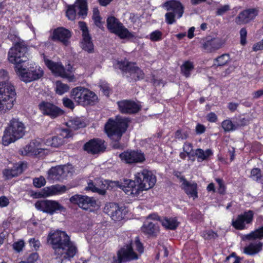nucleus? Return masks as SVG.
I'll return each instance as SVG.
<instances>
[{
    "label": "nucleus",
    "mask_w": 263,
    "mask_h": 263,
    "mask_svg": "<svg viewBox=\"0 0 263 263\" xmlns=\"http://www.w3.org/2000/svg\"><path fill=\"white\" fill-rule=\"evenodd\" d=\"M81 47L83 50L89 53L94 52V45L91 35L82 37Z\"/></svg>",
    "instance_id": "32"
},
{
    "label": "nucleus",
    "mask_w": 263,
    "mask_h": 263,
    "mask_svg": "<svg viewBox=\"0 0 263 263\" xmlns=\"http://www.w3.org/2000/svg\"><path fill=\"white\" fill-rule=\"evenodd\" d=\"M55 85V92L59 95H63L69 89V87L67 84H64L60 81H57Z\"/></svg>",
    "instance_id": "38"
},
{
    "label": "nucleus",
    "mask_w": 263,
    "mask_h": 263,
    "mask_svg": "<svg viewBox=\"0 0 263 263\" xmlns=\"http://www.w3.org/2000/svg\"><path fill=\"white\" fill-rule=\"evenodd\" d=\"M44 62L46 66L55 76L62 77L65 76V70L62 64L48 59H45Z\"/></svg>",
    "instance_id": "27"
},
{
    "label": "nucleus",
    "mask_w": 263,
    "mask_h": 263,
    "mask_svg": "<svg viewBox=\"0 0 263 263\" xmlns=\"http://www.w3.org/2000/svg\"><path fill=\"white\" fill-rule=\"evenodd\" d=\"M230 60V57L228 54H223L214 61V65L217 67L222 66L227 64Z\"/></svg>",
    "instance_id": "37"
},
{
    "label": "nucleus",
    "mask_w": 263,
    "mask_h": 263,
    "mask_svg": "<svg viewBox=\"0 0 263 263\" xmlns=\"http://www.w3.org/2000/svg\"><path fill=\"white\" fill-rule=\"evenodd\" d=\"M162 35L163 33L161 31L156 30L149 34V39L152 42H159L162 40Z\"/></svg>",
    "instance_id": "43"
},
{
    "label": "nucleus",
    "mask_w": 263,
    "mask_h": 263,
    "mask_svg": "<svg viewBox=\"0 0 263 263\" xmlns=\"http://www.w3.org/2000/svg\"><path fill=\"white\" fill-rule=\"evenodd\" d=\"M100 89L104 95L107 97H109L111 92V89L108 86V84H102L100 85Z\"/></svg>",
    "instance_id": "57"
},
{
    "label": "nucleus",
    "mask_w": 263,
    "mask_h": 263,
    "mask_svg": "<svg viewBox=\"0 0 263 263\" xmlns=\"http://www.w3.org/2000/svg\"><path fill=\"white\" fill-rule=\"evenodd\" d=\"M163 7L169 12L165 14V21L168 25L176 23L175 17L181 18L184 12V7L178 0H168L163 4Z\"/></svg>",
    "instance_id": "7"
},
{
    "label": "nucleus",
    "mask_w": 263,
    "mask_h": 263,
    "mask_svg": "<svg viewBox=\"0 0 263 263\" xmlns=\"http://www.w3.org/2000/svg\"><path fill=\"white\" fill-rule=\"evenodd\" d=\"M92 20L94 22L95 25L99 27V28H101L102 27V17L101 16L99 17H95V18H92Z\"/></svg>",
    "instance_id": "64"
},
{
    "label": "nucleus",
    "mask_w": 263,
    "mask_h": 263,
    "mask_svg": "<svg viewBox=\"0 0 263 263\" xmlns=\"http://www.w3.org/2000/svg\"><path fill=\"white\" fill-rule=\"evenodd\" d=\"M77 9L79 10L78 12V15L83 19L85 18L88 13L87 0H76L74 5L68 6L66 15L69 20L73 21L76 19Z\"/></svg>",
    "instance_id": "12"
},
{
    "label": "nucleus",
    "mask_w": 263,
    "mask_h": 263,
    "mask_svg": "<svg viewBox=\"0 0 263 263\" xmlns=\"http://www.w3.org/2000/svg\"><path fill=\"white\" fill-rule=\"evenodd\" d=\"M31 247L34 250L37 251L39 250L41 246V242L39 239H36L35 238H31L28 241Z\"/></svg>",
    "instance_id": "52"
},
{
    "label": "nucleus",
    "mask_w": 263,
    "mask_h": 263,
    "mask_svg": "<svg viewBox=\"0 0 263 263\" xmlns=\"http://www.w3.org/2000/svg\"><path fill=\"white\" fill-rule=\"evenodd\" d=\"M240 44L245 46L247 44V31L246 28H242L240 30Z\"/></svg>",
    "instance_id": "51"
},
{
    "label": "nucleus",
    "mask_w": 263,
    "mask_h": 263,
    "mask_svg": "<svg viewBox=\"0 0 263 263\" xmlns=\"http://www.w3.org/2000/svg\"><path fill=\"white\" fill-rule=\"evenodd\" d=\"M136 65V63H134L131 67H134L135 70L132 71H128V73L129 75L127 76L128 81L130 83L142 80L144 77L143 71Z\"/></svg>",
    "instance_id": "31"
},
{
    "label": "nucleus",
    "mask_w": 263,
    "mask_h": 263,
    "mask_svg": "<svg viewBox=\"0 0 263 263\" xmlns=\"http://www.w3.org/2000/svg\"><path fill=\"white\" fill-rule=\"evenodd\" d=\"M206 118L209 122L212 123L216 122L218 120L217 115L213 112H210L209 113L206 115Z\"/></svg>",
    "instance_id": "60"
},
{
    "label": "nucleus",
    "mask_w": 263,
    "mask_h": 263,
    "mask_svg": "<svg viewBox=\"0 0 263 263\" xmlns=\"http://www.w3.org/2000/svg\"><path fill=\"white\" fill-rule=\"evenodd\" d=\"M27 45L24 41L16 42L10 49L8 59L10 63L15 65L14 69L17 66H22L21 64L27 60Z\"/></svg>",
    "instance_id": "5"
},
{
    "label": "nucleus",
    "mask_w": 263,
    "mask_h": 263,
    "mask_svg": "<svg viewBox=\"0 0 263 263\" xmlns=\"http://www.w3.org/2000/svg\"><path fill=\"white\" fill-rule=\"evenodd\" d=\"M254 212L252 210L245 211L239 214L232 220V226L237 230H242L246 228V224H251L253 220Z\"/></svg>",
    "instance_id": "14"
},
{
    "label": "nucleus",
    "mask_w": 263,
    "mask_h": 263,
    "mask_svg": "<svg viewBox=\"0 0 263 263\" xmlns=\"http://www.w3.org/2000/svg\"><path fill=\"white\" fill-rule=\"evenodd\" d=\"M183 151L186 152V153L188 155H191L192 157L195 155H197V149L196 150V152L194 153L193 151V146L192 144L190 143H185L183 145Z\"/></svg>",
    "instance_id": "47"
},
{
    "label": "nucleus",
    "mask_w": 263,
    "mask_h": 263,
    "mask_svg": "<svg viewBox=\"0 0 263 263\" xmlns=\"http://www.w3.org/2000/svg\"><path fill=\"white\" fill-rule=\"evenodd\" d=\"M15 71L20 80L25 83L37 80L44 74L43 70L40 66L35 64L31 65L27 68L23 67L22 66H17Z\"/></svg>",
    "instance_id": "8"
},
{
    "label": "nucleus",
    "mask_w": 263,
    "mask_h": 263,
    "mask_svg": "<svg viewBox=\"0 0 263 263\" xmlns=\"http://www.w3.org/2000/svg\"><path fill=\"white\" fill-rule=\"evenodd\" d=\"M258 13V10L257 8L246 9L239 13L236 17L235 22L239 25L247 24L253 20Z\"/></svg>",
    "instance_id": "23"
},
{
    "label": "nucleus",
    "mask_w": 263,
    "mask_h": 263,
    "mask_svg": "<svg viewBox=\"0 0 263 263\" xmlns=\"http://www.w3.org/2000/svg\"><path fill=\"white\" fill-rule=\"evenodd\" d=\"M63 105L69 109H73L74 108V104L73 101L68 98H64L62 100Z\"/></svg>",
    "instance_id": "55"
},
{
    "label": "nucleus",
    "mask_w": 263,
    "mask_h": 263,
    "mask_svg": "<svg viewBox=\"0 0 263 263\" xmlns=\"http://www.w3.org/2000/svg\"><path fill=\"white\" fill-rule=\"evenodd\" d=\"M135 249L139 253H142L144 251V247L143 244L140 242L139 237H136L135 241Z\"/></svg>",
    "instance_id": "56"
},
{
    "label": "nucleus",
    "mask_w": 263,
    "mask_h": 263,
    "mask_svg": "<svg viewBox=\"0 0 263 263\" xmlns=\"http://www.w3.org/2000/svg\"><path fill=\"white\" fill-rule=\"evenodd\" d=\"M42 144L39 140H33L25 148V151L31 155L40 156L45 149L42 147Z\"/></svg>",
    "instance_id": "29"
},
{
    "label": "nucleus",
    "mask_w": 263,
    "mask_h": 263,
    "mask_svg": "<svg viewBox=\"0 0 263 263\" xmlns=\"http://www.w3.org/2000/svg\"><path fill=\"white\" fill-rule=\"evenodd\" d=\"M135 179L141 192L152 188L156 182V176L147 170H143L135 175Z\"/></svg>",
    "instance_id": "10"
},
{
    "label": "nucleus",
    "mask_w": 263,
    "mask_h": 263,
    "mask_svg": "<svg viewBox=\"0 0 263 263\" xmlns=\"http://www.w3.org/2000/svg\"><path fill=\"white\" fill-rule=\"evenodd\" d=\"M104 212L115 221L122 220L125 215L124 209L120 207L118 203L114 202L106 204L104 208Z\"/></svg>",
    "instance_id": "19"
},
{
    "label": "nucleus",
    "mask_w": 263,
    "mask_h": 263,
    "mask_svg": "<svg viewBox=\"0 0 263 263\" xmlns=\"http://www.w3.org/2000/svg\"><path fill=\"white\" fill-rule=\"evenodd\" d=\"M47 243L53 251V254L56 258L62 261H70L78 251L67 233L59 230L49 232L47 237Z\"/></svg>",
    "instance_id": "1"
},
{
    "label": "nucleus",
    "mask_w": 263,
    "mask_h": 263,
    "mask_svg": "<svg viewBox=\"0 0 263 263\" xmlns=\"http://www.w3.org/2000/svg\"><path fill=\"white\" fill-rule=\"evenodd\" d=\"M60 172H62V169L59 166L52 167L48 171L49 175L54 179H59L61 176Z\"/></svg>",
    "instance_id": "44"
},
{
    "label": "nucleus",
    "mask_w": 263,
    "mask_h": 263,
    "mask_svg": "<svg viewBox=\"0 0 263 263\" xmlns=\"http://www.w3.org/2000/svg\"><path fill=\"white\" fill-rule=\"evenodd\" d=\"M213 155L211 149H206L205 151L201 148H198V159L202 160H207L210 157Z\"/></svg>",
    "instance_id": "41"
},
{
    "label": "nucleus",
    "mask_w": 263,
    "mask_h": 263,
    "mask_svg": "<svg viewBox=\"0 0 263 263\" xmlns=\"http://www.w3.org/2000/svg\"><path fill=\"white\" fill-rule=\"evenodd\" d=\"M134 63L128 61H118L117 63L118 67L123 72L128 73V71H132L135 69L131 67Z\"/></svg>",
    "instance_id": "35"
},
{
    "label": "nucleus",
    "mask_w": 263,
    "mask_h": 263,
    "mask_svg": "<svg viewBox=\"0 0 263 263\" xmlns=\"http://www.w3.org/2000/svg\"><path fill=\"white\" fill-rule=\"evenodd\" d=\"M201 236L205 240L214 238L216 234L212 230H207L201 233Z\"/></svg>",
    "instance_id": "48"
},
{
    "label": "nucleus",
    "mask_w": 263,
    "mask_h": 263,
    "mask_svg": "<svg viewBox=\"0 0 263 263\" xmlns=\"http://www.w3.org/2000/svg\"><path fill=\"white\" fill-rule=\"evenodd\" d=\"M71 36L72 33L69 29L59 27L53 30L51 38L53 41L60 42L64 45L67 46Z\"/></svg>",
    "instance_id": "20"
},
{
    "label": "nucleus",
    "mask_w": 263,
    "mask_h": 263,
    "mask_svg": "<svg viewBox=\"0 0 263 263\" xmlns=\"http://www.w3.org/2000/svg\"><path fill=\"white\" fill-rule=\"evenodd\" d=\"M182 182L181 187L185 193L190 197H197V185L196 183H191L187 181L184 176L180 177Z\"/></svg>",
    "instance_id": "28"
},
{
    "label": "nucleus",
    "mask_w": 263,
    "mask_h": 263,
    "mask_svg": "<svg viewBox=\"0 0 263 263\" xmlns=\"http://www.w3.org/2000/svg\"><path fill=\"white\" fill-rule=\"evenodd\" d=\"M79 26L82 32V36L90 35L87 24L85 22L80 21L79 22Z\"/></svg>",
    "instance_id": "46"
},
{
    "label": "nucleus",
    "mask_w": 263,
    "mask_h": 263,
    "mask_svg": "<svg viewBox=\"0 0 263 263\" xmlns=\"http://www.w3.org/2000/svg\"><path fill=\"white\" fill-rule=\"evenodd\" d=\"M117 103L119 111L123 114H136L141 109V105L132 100H123Z\"/></svg>",
    "instance_id": "17"
},
{
    "label": "nucleus",
    "mask_w": 263,
    "mask_h": 263,
    "mask_svg": "<svg viewBox=\"0 0 263 263\" xmlns=\"http://www.w3.org/2000/svg\"><path fill=\"white\" fill-rule=\"evenodd\" d=\"M71 136V133L68 129H63L60 135L52 136L46 139L44 143L47 146L53 147H59L62 146L65 142V138H68Z\"/></svg>",
    "instance_id": "21"
},
{
    "label": "nucleus",
    "mask_w": 263,
    "mask_h": 263,
    "mask_svg": "<svg viewBox=\"0 0 263 263\" xmlns=\"http://www.w3.org/2000/svg\"><path fill=\"white\" fill-rule=\"evenodd\" d=\"M222 43L218 37L207 36L203 40L202 48L206 52H213L221 47Z\"/></svg>",
    "instance_id": "24"
},
{
    "label": "nucleus",
    "mask_w": 263,
    "mask_h": 263,
    "mask_svg": "<svg viewBox=\"0 0 263 263\" xmlns=\"http://www.w3.org/2000/svg\"><path fill=\"white\" fill-rule=\"evenodd\" d=\"M194 68L193 63L190 61H186L180 66L181 73L186 78H189L190 77L191 72Z\"/></svg>",
    "instance_id": "34"
},
{
    "label": "nucleus",
    "mask_w": 263,
    "mask_h": 263,
    "mask_svg": "<svg viewBox=\"0 0 263 263\" xmlns=\"http://www.w3.org/2000/svg\"><path fill=\"white\" fill-rule=\"evenodd\" d=\"M119 186L128 195L137 196L141 193L135 179V180L125 179Z\"/></svg>",
    "instance_id": "22"
},
{
    "label": "nucleus",
    "mask_w": 263,
    "mask_h": 263,
    "mask_svg": "<svg viewBox=\"0 0 263 263\" xmlns=\"http://www.w3.org/2000/svg\"><path fill=\"white\" fill-rule=\"evenodd\" d=\"M248 239H263V226L251 232L247 235Z\"/></svg>",
    "instance_id": "39"
},
{
    "label": "nucleus",
    "mask_w": 263,
    "mask_h": 263,
    "mask_svg": "<svg viewBox=\"0 0 263 263\" xmlns=\"http://www.w3.org/2000/svg\"><path fill=\"white\" fill-rule=\"evenodd\" d=\"M230 9V7L228 5H224L219 8H218L216 11V15H222Z\"/></svg>",
    "instance_id": "54"
},
{
    "label": "nucleus",
    "mask_w": 263,
    "mask_h": 263,
    "mask_svg": "<svg viewBox=\"0 0 263 263\" xmlns=\"http://www.w3.org/2000/svg\"><path fill=\"white\" fill-rule=\"evenodd\" d=\"M107 28L112 33L118 35L121 39H130L135 37L134 34L124 26L118 18L114 16L108 17L106 21Z\"/></svg>",
    "instance_id": "9"
},
{
    "label": "nucleus",
    "mask_w": 263,
    "mask_h": 263,
    "mask_svg": "<svg viewBox=\"0 0 263 263\" xmlns=\"http://www.w3.org/2000/svg\"><path fill=\"white\" fill-rule=\"evenodd\" d=\"M9 76L7 70L0 69V114H4L14 105L16 92L14 86L8 82Z\"/></svg>",
    "instance_id": "2"
},
{
    "label": "nucleus",
    "mask_w": 263,
    "mask_h": 263,
    "mask_svg": "<svg viewBox=\"0 0 263 263\" xmlns=\"http://www.w3.org/2000/svg\"><path fill=\"white\" fill-rule=\"evenodd\" d=\"M39 257V254L36 252L31 253L27 258L28 263H34Z\"/></svg>",
    "instance_id": "59"
},
{
    "label": "nucleus",
    "mask_w": 263,
    "mask_h": 263,
    "mask_svg": "<svg viewBox=\"0 0 263 263\" xmlns=\"http://www.w3.org/2000/svg\"><path fill=\"white\" fill-rule=\"evenodd\" d=\"M70 202L78 205L83 210H87L90 208H95L96 205V201L93 197L87 196L76 194L72 196L69 199Z\"/></svg>",
    "instance_id": "18"
},
{
    "label": "nucleus",
    "mask_w": 263,
    "mask_h": 263,
    "mask_svg": "<svg viewBox=\"0 0 263 263\" xmlns=\"http://www.w3.org/2000/svg\"><path fill=\"white\" fill-rule=\"evenodd\" d=\"M24 246V241L23 240H20L14 242L13 244V249L17 252H20L23 250Z\"/></svg>",
    "instance_id": "53"
},
{
    "label": "nucleus",
    "mask_w": 263,
    "mask_h": 263,
    "mask_svg": "<svg viewBox=\"0 0 263 263\" xmlns=\"http://www.w3.org/2000/svg\"><path fill=\"white\" fill-rule=\"evenodd\" d=\"M10 202L8 198L5 196L0 197V207L4 208L7 206Z\"/></svg>",
    "instance_id": "61"
},
{
    "label": "nucleus",
    "mask_w": 263,
    "mask_h": 263,
    "mask_svg": "<svg viewBox=\"0 0 263 263\" xmlns=\"http://www.w3.org/2000/svg\"><path fill=\"white\" fill-rule=\"evenodd\" d=\"M34 206L38 211L50 215L64 209V207L57 201L48 199L37 200Z\"/></svg>",
    "instance_id": "13"
},
{
    "label": "nucleus",
    "mask_w": 263,
    "mask_h": 263,
    "mask_svg": "<svg viewBox=\"0 0 263 263\" xmlns=\"http://www.w3.org/2000/svg\"><path fill=\"white\" fill-rule=\"evenodd\" d=\"M105 141L100 138H93L86 142L83 149L89 154L96 155L105 152Z\"/></svg>",
    "instance_id": "15"
},
{
    "label": "nucleus",
    "mask_w": 263,
    "mask_h": 263,
    "mask_svg": "<svg viewBox=\"0 0 263 263\" xmlns=\"http://www.w3.org/2000/svg\"><path fill=\"white\" fill-rule=\"evenodd\" d=\"M25 126L18 119L13 118L5 129L2 138L3 145L8 146L21 138L25 135Z\"/></svg>",
    "instance_id": "4"
},
{
    "label": "nucleus",
    "mask_w": 263,
    "mask_h": 263,
    "mask_svg": "<svg viewBox=\"0 0 263 263\" xmlns=\"http://www.w3.org/2000/svg\"><path fill=\"white\" fill-rule=\"evenodd\" d=\"M45 179L42 176L39 178H35L33 180V184L36 187L40 188L45 185Z\"/></svg>",
    "instance_id": "49"
},
{
    "label": "nucleus",
    "mask_w": 263,
    "mask_h": 263,
    "mask_svg": "<svg viewBox=\"0 0 263 263\" xmlns=\"http://www.w3.org/2000/svg\"><path fill=\"white\" fill-rule=\"evenodd\" d=\"M48 195H52L59 194V191L58 190L57 185H52L51 187H49L48 189Z\"/></svg>",
    "instance_id": "62"
},
{
    "label": "nucleus",
    "mask_w": 263,
    "mask_h": 263,
    "mask_svg": "<svg viewBox=\"0 0 263 263\" xmlns=\"http://www.w3.org/2000/svg\"><path fill=\"white\" fill-rule=\"evenodd\" d=\"M250 177L252 180L259 182L261 177V170L258 167H254L251 170Z\"/></svg>",
    "instance_id": "42"
},
{
    "label": "nucleus",
    "mask_w": 263,
    "mask_h": 263,
    "mask_svg": "<svg viewBox=\"0 0 263 263\" xmlns=\"http://www.w3.org/2000/svg\"><path fill=\"white\" fill-rule=\"evenodd\" d=\"M262 245L263 243L260 241L255 243H251L245 248L244 253L249 255H254L261 250Z\"/></svg>",
    "instance_id": "33"
},
{
    "label": "nucleus",
    "mask_w": 263,
    "mask_h": 263,
    "mask_svg": "<svg viewBox=\"0 0 263 263\" xmlns=\"http://www.w3.org/2000/svg\"><path fill=\"white\" fill-rule=\"evenodd\" d=\"M38 109L45 116L52 119L63 115L64 111L52 101L42 100L38 104Z\"/></svg>",
    "instance_id": "11"
},
{
    "label": "nucleus",
    "mask_w": 263,
    "mask_h": 263,
    "mask_svg": "<svg viewBox=\"0 0 263 263\" xmlns=\"http://www.w3.org/2000/svg\"><path fill=\"white\" fill-rule=\"evenodd\" d=\"M142 233L148 237H156L159 232V227L157 222H145L141 228Z\"/></svg>",
    "instance_id": "26"
},
{
    "label": "nucleus",
    "mask_w": 263,
    "mask_h": 263,
    "mask_svg": "<svg viewBox=\"0 0 263 263\" xmlns=\"http://www.w3.org/2000/svg\"><path fill=\"white\" fill-rule=\"evenodd\" d=\"M249 124V120L246 118H240L239 120H238L236 126V128L240 127H244Z\"/></svg>",
    "instance_id": "58"
},
{
    "label": "nucleus",
    "mask_w": 263,
    "mask_h": 263,
    "mask_svg": "<svg viewBox=\"0 0 263 263\" xmlns=\"http://www.w3.org/2000/svg\"><path fill=\"white\" fill-rule=\"evenodd\" d=\"M26 167V164L23 162L16 164L10 170H5L4 175L8 178H11L16 177L21 174L25 168Z\"/></svg>",
    "instance_id": "30"
},
{
    "label": "nucleus",
    "mask_w": 263,
    "mask_h": 263,
    "mask_svg": "<svg viewBox=\"0 0 263 263\" xmlns=\"http://www.w3.org/2000/svg\"><path fill=\"white\" fill-rule=\"evenodd\" d=\"M215 180L218 184L217 192L220 195H224L226 193V186L224 184L223 180L220 178H216Z\"/></svg>",
    "instance_id": "45"
},
{
    "label": "nucleus",
    "mask_w": 263,
    "mask_h": 263,
    "mask_svg": "<svg viewBox=\"0 0 263 263\" xmlns=\"http://www.w3.org/2000/svg\"><path fill=\"white\" fill-rule=\"evenodd\" d=\"M117 255L120 256V258L124 262L138 258L137 254L134 251L132 242L127 244L125 248H122L118 251Z\"/></svg>",
    "instance_id": "25"
},
{
    "label": "nucleus",
    "mask_w": 263,
    "mask_h": 263,
    "mask_svg": "<svg viewBox=\"0 0 263 263\" xmlns=\"http://www.w3.org/2000/svg\"><path fill=\"white\" fill-rule=\"evenodd\" d=\"M176 139L185 140L188 137V134L187 132H183L181 129L177 130L174 135Z\"/></svg>",
    "instance_id": "50"
},
{
    "label": "nucleus",
    "mask_w": 263,
    "mask_h": 263,
    "mask_svg": "<svg viewBox=\"0 0 263 263\" xmlns=\"http://www.w3.org/2000/svg\"><path fill=\"white\" fill-rule=\"evenodd\" d=\"M129 120L127 118L116 116L110 118L104 125V131L111 140L120 141L128 127Z\"/></svg>",
    "instance_id": "3"
},
{
    "label": "nucleus",
    "mask_w": 263,
    "mask_h": 263,
    "mask_svg": "<svg viewBox=\"0 0 263 263\" xmlns=\"http://www.w3.org/2000/svg\"><path fill=\"white\" fill-rule=\"evenodd\" d=\"M121 161L126 164L142 163L145 160V156L141 151L127 150L119 155Z\"/></svg>",
    "instance_id": "16"
},
{
    "label": "nucleus",
    "mask_w": 263,
    "mask_h": 263,
    "mask_svg": "<svg viewBox=\"0 0 263 263\" xmlns=\"http://www.w3.org/2000/svg\"><path fill=\"white\" fill-rule=\"evenodd\" d=\"M162 224L166 229L174 230L178 226L177 220L174 218H169L165 217L162 220Z\"/></svg>",
    "instance_id": "36"
},
{
    "label": "nucleus",
    "mask_w": 263,
    "mask_h": 263,
    "mask_svg": "<svg viewBox=\"0 0 263 263\" xmlns=\"http://www.w3.org/2000/svg\"><path fill=\"white\" fill-rule=\"evenodd\" d=\"M221 127L224 132H229L235 130L236 129V125L230 119H226L221 122Z\"/></svg>",
    "instance_id": "40"
},
{
    "label": "nucleus",
    "mask_w": 263,
    "mask_h": 263,
    "mask_svg": "<svg viewBox=\"0 0 263 263\" xmlns=\"http://www.w3.org/2000/svg\"><path fill=\"white\" fill-rule=\"evenodd\" d=\"M253 51H257L259 50H263V44L260 41L259 42H257L255 44H254L252 47Z\"/></svg>",
    "instance_id": "63"
},
{
    "label": "nucleus",
    "mask_w": 263,
    "mask_h": 263,
    "mask_svg": "<svg viewBox=\"0 0 263 263\" xmlns=\"http://www.w3.org/2000/svg\"><path fill=\"white\" fill-rule=\"evenodd\" d=\"M71 97L78 104L83 106L93 105L98 100L94 92L83 87L73 88L71 91Z\"/></svg>",
    "instance_id": "6"
}]
</instances>
